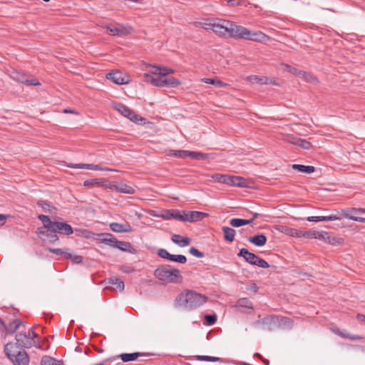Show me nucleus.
<instances>
[{
	"label": "nucleus",
	"mask_w": 365,
	"mask_h": 365,
	"mask_svg": "<svg viewBox=\"0 0 365 365\" xmlns=\"http://www.w3.org/2000/svg\"><path fill=\"white\" fill-rule=\"evenodd\" d=\"M302 233L303 232L302 230H296V229H292L291 232H290L291 235L295 236L297 237H302Z\"/></svg>",
	"instance_id": "nucleus-57"
},
{
	"label": "nucleus",
	"mask_w": 365,
	"mask_h": 365,
	"mask_svg": "<svg viewBox=\"0 0 365 365\" xmlns=\"http://www.w3.org/2000/svg\"><path fill=\"white\" fill-rule=\"evenodd\" d=\"M204 82L205 83L215 85L220 88H222L225 85L222 81H221L218 78H205Z\"/></svg>",
	"instance_id": "nucleus-45"
},
{
	"label": "nucleus",
	"mask_w": 365,
	"mask_h": 365,
	"mask_svg": "<svg viewBox=\"0 0 365 365\" xmlns=\"http://www.w3.org/2000/svg\"><path fill=\"white\" fill-rule=\"evenodd\" d=\"M152 353L149 352H133V353H123L119 355L115 356L105 359V362L115 360L117 358H120L124 363L129 361H136L139 357H150L153 356Z\"/></svg>",
	"instance_id": "nucleus-9"
},
{
	"label": "nucleus",
	"mask_w": 365,
	"mask_h": 365,
	"mask_svg": "<svg viewBox=\"0 0 365 365\" xmlns=\"http://www.w3.org/2000/svg\"><path fill=\"white\" fill-rule=\"evenodd\" d=\"M154 276L159 280L168 283L178 284L182 282L183 277L180 269L170 264L159 266L154 271Z\"/></svg>",
	"instance_id": "nucleus-2"
},
{
	"label": "nucleus",
	"mask_w": 365,
	"mask_h": 365,
	"mask_svg": "<svg viewBox=\"0 0 365 365\" xmlns=\"http://www.w3.org/2000/svg\"><path fill=\"white\" fill-rule=\"evenodd\" d=\"M187 150H171L170 155L175 158L185 159L186 158Z\"/></svg>",
	"instance_id": "nucleus-43"
},
{
	"label": "nucleus",
	"mask_w": 365,
	"mask_h": 365,
	"mask_svg": "<svg viewBox=\"0 0 365 365\" xmlns=\"http://www.w3.org/2000/svg\"><path fill=\"white\" fill-rule=\"evenodd\" d=\"M113 247L118 248L120 250L128 252L131 254H135L137 252L136 249L128 242L119 241L117 239L114 242Z\"/></svg>",
	"instance_id": "nucleus-17"
},
{
	"label": "nucleus",
	"mask_w": 365,
	"mask_h": 365,
	"mask_svg": "<svg viewBox=\"0 0 365 365\" xmlns=\"http://www.w3.org/2000/svg\"><path fill=\"white\" fill-rule=\"evenodd\" d=\"M170 261L178 262L180 264H185L187 262V257L182 255H172L169 259Z\"/></svg>",
	"instance_id": "nucleus-42"
},
{
	"label": "nucleus",
	"mask_w": 365,
	"mask_h": 365,
	"mask_svg": "<svg viewBox=\"0 0 365 365\" xmlns=\"http://www.w3.org/2000/svg\"><path fill=\"white\" fill-rule=\"evenodd\" d=\"M71 259L74 263L79 264V263H81V262H82V261H83V257H82L81 255H72V258H71Z\"/></svg>",
	"instance_id": "nucleus-54"
},
{
	"label": "nucleus",
	"mask_w": 365,
	"mask_h": 365,
	"mask_svg": "<svg viewBox=\"0 0 365 365\" xmlns=\"http://www.w3.org/2000/svg\"><path fill=\"white\" fill-rule=\"evenodd\" d=\"M196 359L198 361H209V362H215V361H218L220 360V359L218 357L210 356H202V355L196 356Z\"/></svg>",
	"instance_id": "nucleus-46"
},
{
	"label": "nucleus",
	"mask_w": 365,
	"mask_h": 365,
	"mask_svg": "<svg viewBox=\"0 0 365 365\" xmlns=\"http://www.w3.org/2000/svg\"><path fill=\"white\" fill-rule=\"evenodd\" d=\"M259 80L258 82L262 84H267L269 78L267 77H263V78H257Z\"/></svg>",
	"instance_id": "nucleus-62"
},
{
	"label": "nucleus",
	"mask_w": 365,
	"mask_h": 365,
	"mask_svg": "<svg viewBox=\"0 0 365 365\" xmlns=\"http://www.w3.org/2000/svg\"><path fill=\"white\" fill-rule=\"evenodd\" d=\"M16 344H14V347L16 346L18 348H31L35 344V341L34 339L29 337V336L26 332H19L16 334Z\"/></svg>",
	"instance_id": "nucleus-12"
},
{
	"label": "nucleus",
	"mask_w": 365,
	"mask_h": 365,
	"mask_svg": "<svg viewBox=\"0 0 365 365\" xmlns=\"http://www.w3.org/2000/svg\"><path fill=\"white\" fill-rule=\"evenodd\" d=\"M292 168L296 170L300 173H312L315 170V168L312 165H304L299 164H294L292 165Z\"/></svg>",
	"instance_id": "nucleus-33"
},
{
	"label": "nucleus",
	"mask_w": 365,
	"mask_h": 365,
	"mask_svg": "<svg viewBox=\"0 0 365 365\" xmlns=\"http://www.w3.org/2000/svg\"><path fill=\"white\" fill-rule=\"evenodd\" d=\"M356 319L361 322H364L365 324V315L362 314H358L356 315Z\"/></svg>",
	"instance_id": "nucleus-64"
},
{
	"label": "nucleus",
	"mask_w": 365,
	"mask_h": 365,
	"mask_svg": "<svg viewBox=\"0 0 365 365\" xmlns=\"http://www.w3.org/2000/svg\"><path fill=\"white\" fill-rule=\"evenodd\" d=\"M53 226L56 233H59L60 235H70L73 232L72 227L66 222L54 221Z\"/></svg>",
	"instance_id": "nucleus-16"
},
{
	"label": "nucleus",
	"mask_w": 365,
	"mask_h": 365,
	"mask_svg": "<svg viewBox=\"0 0 365 365\" xmlns=\"http://www.w3.org/2000/svg\"><path fill=\"white\" fill-rule=\"evenodd\" d=\"M113 188L117 192L125 194H134L135 189L123 182H113Z\"/></svg>",
	"instance_id": "nucleus-19"
},
{
	"label": "nucleus",
	"mask_w": 365,
	"mask_h": 365,
	"mask_svg": "<svg viewBox=\"0 0 365 365\" xmlns=\"http://www.w3.org/2000/svg\"><path fill=\"white\" fill-rule=\"evenodd\" d=\"M110 228L115 232H131L132 227L128 223L120 224L118 222H112L110 224Z\"/></svg>",
	"instance_id": "nucleus-20"
},
{
	"label": "nucleus",
	"mask_w": 365,
	"mask_h": 365,
	"mask_svg": "<svg viewBox=\"0 0 365 365\" xmlns=\"http://www.w3.org/2000/svg\"><path fill=\"white\" fill-rule=\"evenodd\" d=\"M207 297L193 290L186 289L175 298V305L186 310H193L207 302Z\"/></svg>",
	"instance_id": "nucleus-1"
},
{
	"label": "nucleus",
	"mask_w": 365,
	"mask_h": 365,
	"mask_svg": "<svg viewBox=\"0 0 365 365\" xmlns=\"http://www.w3.org/2000/svg\"><path fill=\"white\" fill-rule=\"evenodd\" d=\"M146 68L148 72H150L153 75H160L164 78H167L166 76L168 75L169 68L168 67L148 65Z\"/></svg>",
	"instance_id": "nucleus-21"
},
{
	"label": "nucleus",
	"mask_w": 365,
	"mask_h": 365,
	"mask_svg": "<svg viewBox=\"0 0 365 365\" xmlns=\"http://www.w3.org/2000/svg\"><path fill=\"white\" fill-rule=\"evenodd\" d=\"M284 69L287 71H288L290 73L294 74L295 76H302V77L305 78V76L307 74L305 71L298 70L297 68L292 67L288 64H284Z\"/></svg>",
	"instance_id": "nucleus-40"
},
{
	"label": "nucleus",
	"mask_w": 365,
	"mask_h": 365,
	"mask_svg": "<svg viewBox=\"0 0 365 365\" xmlns=\"http://www.w3.org/2000/svg\"><path fill=\"white\" fill-rule=\"evenodd\" d=\"M172 241L180 247H186L190 245V239L187 237H182L180 235L174 234L171 237Z\"/></svg>",
	"instance_id": "nucleus-26"
},
{
	"label": "nucleus",
	"mask_w": 365,
	"mask_h": 365,
	"mask_svg": "<svg viewBox=\"0 0 365 365\" xmlns=\"http://www.w3.org/2000/svg\"><path fill=\"white\" fill-rule=\"evenodd\" d=\"M253 265L257 266L261 268H268L270 266L267 261L260 258L259 257H257V259Z\"/></svg>",
	"instance_id": "nucleus-48"
},
{
	"label": "nucleus",
	"mask_w": 365,
	"mask_h": 365,
	"mask_svg": "<svg viewBox=\"0 0 365 365\" xmlns=\"http://www.w3.org/2000/svg\"><path fill=\"white\" fill-rule=\"evenodd\" d=\"M68 167L72 168H79V169H90V170H106V171H114V170L110 168H102L99 165L94 164H69Z\"/></svg>",
	"instance_id": "nucleus-22"
},
{
	"label": "nucleus",
	"mask_w": 365,
	"mask_h": 365,
	"mask_svg": "<svg viewBox=\"0 0 365 365\" xmlns=\"http://www.w3.org/2000/svg\"><path fill=\"white\" fill-rule=\"evenodd\" d=\"M314 239H319L322 240L325 242H329V243L333 244V240H334V237L331 239V236L329 235V233L326 231H315L314 233Z\"/></svg>",
	"instance_id": "nucleus-32"
},
{
	"label": "nucleus",
	"mask_w": 365,
	"mask_h": 365,
	"mask_svg": "<svg viewBox=\"0 0 365 365\" xmlns=\"http://www.w3.org/2000/svg\"><path fill=\"white\" fill-rule=\"evenodd\" d=\"M240 26L230 21L221 19H215L213 32L221 37L229 36L237 39V29Z\"/></svg>",
	"instance_id": "nucleus-3"
},
{
	"label": "nucleus",
	"mask_w": 365,
	"mask_h": 365,
	"mask_svg": "<svg viewBox=\"0 0 365 365\" xmlns=\"http://www.w3.org/2000/svg\"><path fill=\"white\" fill-rule=\"evenodd\" d=\"M238 257H243L244 259L249 264L253 265L258 257L255 254L250 252L246 248H242L237 254Z\"/></svg>",
	"instance_id": "nucleus-18"
},
{
	"label": "nucleus",
	"mask_w": 365,
	"mask_h": 365,
	"mask_svg": "<svg viewBox=\"0 0 365 365\" xmlns=\"http://www.w3.org/2000/svg\"><path fill=\"white\" fill-rule=\"evenodd\" d=\"M237 39H246L257 42H265L270 39V37L262 31H251L247 28L240 26L237 29Z\"/></svg>",
	"instance_id": "nucleus-5"
},
{
	"label": "nucleus",
	"mask_w": 365,
	"mask_h": 365,
	"mask_svg": "<svg viewBox=\"0 0 365 365\" xmlns=\"http://www.w3.org/2000/svg\"><path fill=\"white\" fill-rule=\"evenodd\" d=\"M98 182L96 179H91L85 180L83 182V185L86 187H91L95 186L96 185H98Z\"/></svg>",
	"instance_id": "nucleus-53"
},
{
	"label": "nucleus",
	"mask_w": 365,
	"mask_h": 365,
	"mask_svg": "<svg viewBox=\"0 0 365 365\" xmlns=\"http://www.w3.org/2000/svg\"><path fill=\"white\" fill-rule=\"evenodd\" d=\"M307 220L309 222H321V221H333V220H341V217L338 216L337 215H329L326 216H312L308 217Z\"/></svg>",
	"instance_id": "nucleus-25"
},
{
	"label": "nucleus",
	"mask_w": 365,
	"mask_h": 365,
	"mask_svg": "<svg viewBox=\"0 0 365 365\" xmlns=\"http://www.w3.org/2000/svg\"><path fill=\"white\" fill-rule=\"evenodd\" d=\"M38 219L40 220L43 224L42 227H38V229L50 228L54 222V221L51 220L48 215H39L38 216Z\"/></svg>",
	"instance_id": "nucleus-39"
},
{
	"label": "nucleus",
	"mask_w": 365,
	"mask_h": 365,
	"mask_svg": "<svg viewBox=\"0 0 365 365\" xmlns=\"http://www.w3.org/2000/svg\"><path fill=\"white\" fill-rule=\"evenodd\" d=\"M155 81L153 86L158 87H170L175 88L181 84V82L174 78H164L160 75H155Z\"/></svg>",
	"instance_id": "nucleus-13"
},
{
	"label": "nucleus",
	"mask_w": 365,
	"mask_h": 365,
	"mask_svg": "<svg viewBox=\"0 0 365 365\" xmlns=\"http://www.w3.org/2000/svg\"><path fill=\"white\" fill-rule=\"evenodd\" d=\"M182 216L178 210H165L161 214V217L166 220L175 219L182 221Z\"/></svg>",
	"instance_id": "nucleus-23"
},
{
	"label": "nucleus",
	"mask_w": 365,
	"mask_h": 365,
	"mask_svg": "<svg viewBox=\"0 0 365 365\" xmlns=\"http://www.w3.org/2000/svg\"><path fill=\"white\" fill-rule=\"evenodd\" d=\"M267 238L264 234H259L249 237L248 241L257 247L264 246L267 242Z\"/></svg>",
	"instance_id": "nucleus-27"
},
{
	"label": "nucleus",
	"mask_w": 365,
	"mask_h": 365,
	"mask_svg": "<svg viewBox=\"0 0 365 365\" xmlns=\"http://www.w3.org/2000/svg\"><path fill=\"white\" fill-rule=\"evenodd\" d=\"M158 255L163 258L169 260L171 254L169 253L165 249L161 248L158 250Z\"/></svg>",
	"instance_id": "nucleus-49"
},
{
	"label": "nucleus",
	"mask_w": 365,
	"mask_h": 365,
	"mask_svg": "<svg viewBox=\"0 0 365 365\" xmlns=\"http://www.w3.org/2000/svg\"><path fill=\"white\" fill-rule=\"evenodd\" d=\"M37 205L42 208L43 212L56 214L57 209L46 200H38Z\"/></svg>",
	"instance_id": "nucleus-29"
},
{
	"label": "nucleus",
	"mask_w": 365,
	"mask_h": 365,
	"mask_svg": "<svg viewBox=\"0 0 365 365\" xmlns=\"http://www.w3.org/2000/svg\"><path fill=\"white\" fill-rule=\"evenodd\" d=\"M213 179L220 183L226 184L232 186H237L239 187H247V180L240 176L215 174L212 176Z\"/></svg>",
	"instance_id": "nucleus-6"
},
{
	"label": "nucleus",
	"mask_w": 365,
	"mask_h": 365,
	"mask_svg": "<svg viewBox=\"0 0 365 365\" xmlns=\"http://www.w3.org/2000/svg\"><path fill=\"white\" fill-rule=\"evenodd\" d=\"M14 78L22 83L26 84V85H31V86H40L41 85V83L36 79H31V80L27 79L26 76L24 73H16V76L14 77Z\"/></svg>",
	"instance_id": "nucleus-28"
},
{
	"label": "nucleus",
	"mask_w": 365,
	"mask_h": 365,
	"mask_svg": "<svg viewBox=\"0 0 365 365\" xmlns=\"http://www.w3.org/2000/svg\"><path fill=\"white\" fill-rule=\"evenodd\" d=\"M14 344L11 342L7 343L4 346V352L7 357L12 361L14 365H29V356L24 351H19L17 353H13Z\"/></svg>",
	"instance_id": "nucleus-4"
},
{
	"label": "nucleus",
	"mask_w": 365,
	"mask_h": 365,
	"mask_svg": "<svg viewBox=\"0 0 365 365\" xmlns=\"http://www.w3.org/2000/svg\"><path fill=\"white\" fill-rule=\"evenodd\" d=\"M108 33L112 36H124L133 32V27L124 24H119L118 27H115L111 24L105 26Z\"/></svg>",
	"instance_id": "nucleus-10"
},
{
	"label": "nucleus",
	"mask_w": 365,
	"mask_h": 365,
	"mask_svg": "<svg viewBox=\"0 0 365 365\" xmlns=\"http://www.w3.org/2000/svg\"><path fill=\"white\" fill-rule=\"evenodd\" d=\"M331 331L333 333H334L335 334H336L342 338H344V339H349L351 340H360L362 339V336L349 334L345 330H341L338 327L331 328Z\"/></svg>",
	"instance_id": "nucleus-24"
},
{
	"label": "nucleus",
	"mask_w": 365,
	"mask_h": 365,
	"mask_svg": "<svg viewBox=\"0 0 365 365\" xmlns=\"http://www.w3.org/2000/svg\"><path fill=\"white\" fill-rule=\"evenodd\" d=\"M6 219H7V215L0 214V226H2L6 223Z\"/></svg>",
	"instance_id": "nucleus-61"
},
{
	"label": "nucleus",
	"mask_w": 365,
	"mask_h": 365,
	"mask_svg": "<svg viewBox=\"0 0 365 365\" xmlns=\"http://www.w3.org/2000/svg\"><path fill=\"white\" fill-rule=\"evenodd\" d=\"M98 240L106 245L113 247L114 242H115L116 238H115L110 233H101L99 235Z\"/></svg>",
	"instance_id": "nucleus-31"
},
{
	"label": "nucleus",
	"mask_w": 365,
	"mask_h": 365,
	"mask_svg": "<svg viewBox=\"0 0 365 365\" xmlns=\"http://www.w3.org/2000/svg\"><path fill=\"white\" fill-rule=\"evenodd\" d=\"M41 365H63V364L50 356H43L41 360Z\"/></svg>",
	"instance_id": "nucleus-35"
},
{
	"label": "nucleus",
	"mask_w": 365,
	"mask_h": 365,
	"mask_svg": "<svg viewBox=\"0 0 365 365\" xmlns=\"http://www.w3.org/2000/svg\"><path fill=\"white\" fill-rule=\"evenodd\" d=\"M222 232L225 241L229 242H232L234 241L236 232L233 228L229 227H223Z\"/></svg>",
	"instance_id": "nucleus-30"
},
{
	"label": "nucleus",
	"mask_w": 365,
	"mask_h": 365,
	"mask_svg": "<svg viewBox=\"0 0 365 365\" xmlns=\"http://www.w3.org/2000/svg\"><path fill=\"white\" fill-rule=\"evenodd\" d=\"M293 143L306 150H309L312 148V144L310 142L302 138L297 139Z\"/></svg>",
	"instance_id": "nucleus-41"
},
{
	"label": "nucleus",
	"mask_w": 365,
	"mask_h": 365,
	"mask_svg": "<svg viewBox=\"0 0 365 365\" xmlns=\"http://www.w3.org/2000/svg\"><path fill=\"white\" fill-rule=\"evenodd\" d=\"M36 233L43 241L56 242L58 240V236L53 226L50 228L37 229Z\"/></svg>",
	"instance_id": "nucleus-11"
},
{
	"label": "nucleus",
	"mask_w": 365,
	"mask_h": 365,
	"mask_svg": "<svg viewBox=\"0 0 365 365\" xmlns=\"http://www.w3.org/2000/svg\"><path fill=\"white\" fill-rule=\"evenodd\" d=\"M204 319L205 320V324L208 326H212L215 324L217 322V317L215 314H205L204 316Z\"/></svg>",
	"instance_id": "nucleus-44"
},
{
	"label": "nucleus",
	"mask_w": 365,
	"mask_h": 365,
	"mask_svg": "<svg viewBox=\"0 0 365 365\" xmlns=\"http://www.w3.org/2000/svg\"><path fill=\"white\" fill-rule=\"evenodd\" d=\"M183 212L182 221H187L190 222L201 220L209 215L207 213L200 211H189L187 212L184 211Z\"/></svg>",
	"instance_id": "nucleus-15"
},
{
	"label": "nucleus",
	"mask_w": 365,
	"mask_h": 365,
	"mask_svg": "<svg viewBox=\"0 0 365 365\" xmlns=\"http://www.w3.org/2000/svg\"><path fill=\"white\" fill-rule=\"evenodd\" d=\"M106 78L118 85L128 84L130 81L129 76L119 71H111L107 73Z\"/></svg>",
	"instance_id": "nucleus-14"
},
{
	"label": "nucleus",
	"mask_w": 365,
	"mask_h": 365,
	"mask_svg": "<svg viewBox=\"0 0 365 365\" xmlns=\"http://www.w3.org/2000/svg\"><path fill=\"white\" fill-rule=\"evenodd\" d=\"M116 110L120 113L123 116L128 118L131 121L136 123L138 124H145V118L138 115L133 110L130 109L128 107L125 106L122 103H118L115 106Z\"/></svg>",
	"instance_id": "nucleus-7"
},
{
	"label": "nucleus",
	"mask_w": 365,
	"mask_h": 365,
	"mask_svg": "<svg viewBox=\"0 0 365 365\" xmlns=\"http://www.w3.org/2000/svg\"><path fill=\"white\" fill-rule=\"evenodd\" d=\"M48 250L50 252L58 255H63V254H64V250L60 248H49Z\"/></svg>",
	"instance_id": "nucleus-56"
},
{
	"label": "nucleus",
	"mask_w": 365,
	"mask_h": 365,
	"mask_svg": "<svg viewBox=\"0 0 365 365\" xmlns=\"http://www.w3.org/2000/svg\"><path fill=\"white\" fill-rule=\"evenodd\" d=\"M21 324L22 322L21 319H15L10 322L8 326L6 325V328L4 329L7 333L13 334L19 329Z\"/></svg>",
	"instance_id": "nucleus-34"
},
{
	"label": "nucleus",
	"mask_w": 365,
	"mask_h": 365,
	"mask_svg": "<svg viewBox=\"0 0 365 365\" xmlns=\"http://www.w3.org/2000/svg\"><path fill=\"white\" fill-rule=\"evenodd\" d=\"M199 24H200V26L202 29H206V30L213 31L215 24V20L207 19L206 21V22L199 23Z\"/></svg>",
	"instance_id": "nucleus-47"
},
{
	"label": "nucleus",
	"mask_w": 365,
	"mask_h": 365,
	"mask_svg": "<svg viewBox=\"0 0 365 365\" xmlns=\"http://www.w3.org/2000/svg\"><path fill=\"white\" fill-rule=\"evenodd\" d=\"M121 270L125 272V273H130L133 271V269H131L130 267H125V266H123L121 267Z\"/></svg>",
	"instance_id": "nucleus-63"
},
{
	"label": "nucleus",
	"mask_w": 365,
	"mask_h": 365,
	"mask_svg": "<svg viewBox=\"0 0 365 365\" xmlns=\"http://www.w3.org/2000/svg\"><path fill=\"white\" fill-rule=\"evenodd\" d=\"M251 223L252 220H245L241 218H233L230 221V225L235 227H240Z\"/></svg>",
	"instance_id": "nucleus-37"
},
{
	"label": "nucleus",
	"mask_w": 365,
	"mask_h": 365,
	"mask_svg": "<svg viewBox=\"0 0 365 365\" xmlns=\"http://www.w3.org/2000/svg\"><path fill=\"white\" fill-rule=\"evenodd\" d=\"M340 213L346 218L365 223V217H359L357 215L365 213V208L346 207L341 210Z\"/></svg>",
	"instance_id": "nucleus-8"
},
{
	"label": "nucleus",
	"mask_w": 365,
	"mask_h": 365,
	"mask_svg": "<svg viewBox=\"0 0 365 365\" xmlns=\"http://www.w3.org/2000/svg\"><path fill=\"white\" fill-rule=\"evenodd\" d=\"M108 283L110 284L115 285L116 287L120 290L123 291L125 287V284L123 281L116 277H112L108 279Z\"/></svg>",
	"instance_id": "nucleus-38"
},
{
	"label": "nucleus",
	"mask_w": 365,
	"mask_h": 365,
	"mask_svg": "<svg viewBox=\"0 0 365 365\" xmlns=\"http://www.w3.org/2000/svg\"><path fill=\"white\" fill-rule=\"evenodd\" d=\"M30 338L31 339H36L38 337V335L34 332V331L33 330V329H31L28 331V334H27Z\"/></svg>",
	"instance_id": "nucleus-60"
},
{
	"label": "nucleus",
	"mask_w": 365,
	"mask_h": 365,
	"mask_svg": "<svg viewBox=\"0 0 365 365\" xmlns=\"http://www.w3.org/2000/svg\"><path fill=\"white\" fill-rule=\"evenodd\" d=\"M236 307L239 308H246L251 311L253 310L252 303L247 298H240L236 303Z\"/></svg>",
	"instance_id": "nucleus-36"
},
{
	"label": "nucleus",
	"mask_w": 365,
	"mask_h": 365,
	"mask_svg": "<svg viewBox=\"0 0 365 365\" xmlns=\"http://www.w3.org/2000/svg\"><path fill=\"white\" fill-rule=\"evenodd\" d=\"M227 4L231 6H237L241 5V0H228Z\"/></svg>",
	"instance_id": "nucleus-58"
},
{
	"label": "nucleus",
	"mask_w": 365,
	"mask_h": 365,
	"mask_svg": "<svg viewBox=\"0 0 365 365\" xmlns=\"http://www.w3.org/2000/svg\"><path fill=\"white\" fill-rule=\"evenodd\" d=\"M197 151H190L187 150L186 158H190L192 159L196 160L197 158Z\"/></svg>",
	"instance_id": "nucleus-59"
},
{
	"label": "nucleus",
	"mask_w": 365,
	"mask_h": 365,
	"mask_svg": "<svg viewBox=\"0 0 365 365\" xmlns=\"http://www.w3.org/2000/svg\"><path fill=\"white\" fill-rule=\"evenodd\" d=\"M189 252L193 256L198 258H202L205 256V254L202 252H200V250L193 247L190 249Z\"/></svg>",
	"instance_id": "nucleus-51"
},
{
	"label": "nucleus",
	"mask_w": 365,
	"mask_h": 365,
	"mask_svg": "<svg viewBox=\"0 0 365 365\" xmlns=\"http://www.w3.org/2000/svg\"><path fill=\"white\" fill-rule=\"evenodd\" d=\"M155 77V76L152 74L150 72H149V73H146L143 74V79H144V81L146 83H150L152 85H153V83H154Z\"/></svg>",
	"instance_id": "nucleus-50"
},
{
	"label": "nucleus",
	"mask_w": 365,
	"mask_h": 365,
	"mask_svg": "<svg viewBox=\"0 0 365 365\" xmlns=\"http://www.w3.org/2000/svg\"><path fill=\"white\" fill-rule=\"evenodd\" d=\"M210 155L208 154V153H201V152H197L196 160H205L209 159Z\"/></svg>",
	"instance_id": "nucleus-52"
},
{
	"label": "nucleus",
	"mask_w": 365,
	"mask_h": 365,
	"mask_svg": "<svg viewBox=\"0 0 365 365\" xmlns=\"http://www.w3.org/2000/svg\"><path fill=\"white\" fill-rule=\"evenodd\" d=\"M302 237L306 238H314L315 230L302 231Z\"/></svg>",
	"instance_id": "nucleus-55"
}]
</instances>
